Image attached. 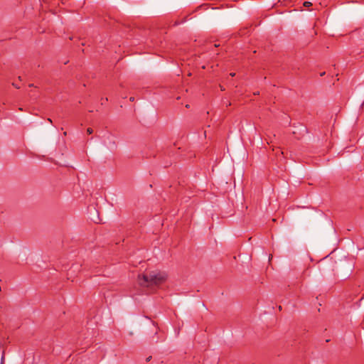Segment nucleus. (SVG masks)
<instances>
[{
	"instance_id": "nucleus-5",
	"label": "nucleus",
	"mask_w": 364,
	"mask_h": 364,
	"mask_svg": "<svg viewBox=\"0 0 364 364\" xmlns=\"http://www.w3.org/2000/svg\"><path fill=\"white\" fill-rule=\"evenodd\" d=\"M129 100H130V101H132H132H134V97H130V99H129Z\"/></svg>"
},
{
	"instance_id": "nucleus-1",
	"label": "nucleus",
	"mask_w": 364,
	"mask_h": 364,
	"mask_svg": "<svg viewBox=\"0 0 364 364\" xmlns=\"http://www.w3.org/2000/svg\"><path fill=\"white\" fill-rule=\"evenodd\" d=\"M167 279L165 272L153 271L146 274L139 276V284L144 287L159 285L164 283Z\"/></svg>"
},
{
	"instance_id": "nucleus-4",
	"label": "nucleus",
	"mask_w": 364,
	"mask_h": 364,
	"mask_svg": "<svg viewBox=\"0 0 364 364\" xmlns=\"http://www.w3.org/2000/svg\"><path fill=\"white\" fill-rule=\"evenodd\" d=\"M230 75L231 77H234V76L235 75V73H231L230 74Z\"/></svg>"
},
{
	"instance_id": "nucleus-2",
	"label": "nucleus",
	"mask_w": 364,
	"mask_h": 364,
	"mask_svg": "<svg viewBox=\"0 0 364 364\" xmlns=\"http://www.w3.org/2000/svg\"><path fill=\"white\" fill-rule=\"evenodd\" d=\"M311 5H312V4L310 1H305L304 3V6H306V7H309V6H310Z\"/></svg>"
},
{
	"instance_id": "nucleus-6",
	"label": "nucleus",
	"mask_w": 364,
	"mask_h": 364,
	"mask_svg": "<svg viewBox=\"0 0 364 364\" xmlns=\"http://www.w3.org/2000/svg\"><path fill=\"white\" fill-rule=\"evenodd\" d=\"M0 291H1V287H0Z\"/></svg>"
},
{
	"instance_id": "nucleus-3",
	"label": "nucleus",
	"mask_w": 364,
	"mask_h": 364,
	"mask_svg": "<svg viewBox=\"0 0 364 364\" xmlns=\"http://www.w3.org/2000/svg\"><path fill=\"white\" fill-rule=\"evenodd\" d=\"M93 132V129L92 128H87V133L89 134H92Z\"/></svg>"
}]
</instances>
